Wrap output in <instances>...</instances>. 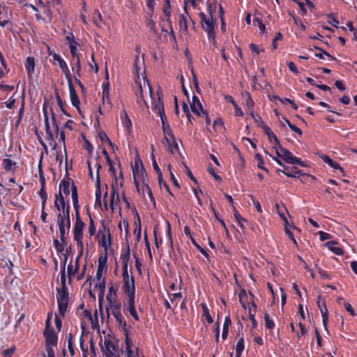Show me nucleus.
<instances>
[{
	"instance_id": "10",
	"label": "nucleus",
	"mask_w": 357,
	"mask_h": 357,
	"mask_svg": "<svg viewBox=\"0 0 357 357\" xmlns=\"http://www.w3.org/2000/svg\"><path fill=\"white\" fill-rule=\"evenodd\" d=\"M317 304L322 317V322L325 328H326L327 322L328 320V310L325 300L321 295H319L317 298Z\"/></svg>"
},
{
	"instance_id": "44",
	"label": "nucleus",
	"mask_w": 357,
	"mask_h": 357,
	"mask_svg": "<svg viewBox=\"0 0 357 357\" xmlns=\"http://www.w3.org/2000/svg\"><path fill=\"white\" fill-rule=\"evenodd\" d=\"M70 63H71V65L75 66V73L77 76L80 77L81 69H82L80 57H78L75 59H71Z\"/></svg>"
},
{
	"instance_id": "1",
	"label": "nucleus",
	"mask_w": 357,
	"mask_h": 357,
	"mask_svg": "<svg viewBox=\"0 0 357 357\" xmlns=\"http://www.w3.org/2000/svg\"><path fill=\"white\" fill-rule=\"evenodd\" d=\"M130 250L128 244L126 250L121 254L120 259L122 261V278L123 287L122 289L128 298H135V282L132 275H129L128 271V262L130 260Z\"/></svg>"
},
{
	"instance_id": "63",
	"label": "nucleus",
	"mask_w": 357,
	"mask_h": 357,
	"mask_svg": "<svg viewBox=\"0 0 357 357\" xmlns=\"http://www.w3.org/2000/svg\"><path fill=\"white\" fill-rule=\"evenodd\" d=\"M328 23L330 24L331 25L337 28L338 24H339V21L332 15H328Z\"/></svg>"
},
{
	"instance_id": "24",
	"label": "nucleus",
	"mask_w": 357,
	"mask_h": 357,
	"mask_svg": "<svg viewBox=\"0 0 357 357\" xmlns=\"http://www.w3.org/2000/svg\"><path fill=\"white\" fill-rule=\"evenodd\" d=\"M135 298H128V311L135 321H139V317L137 313L135 306Z\"/></svg>"
},
{
	"instance_id": "40",
	"label": "nucleus",
	"mask_w": 357,
	"mask_h": 357,
	"mask_svg": "<svg viewBox=\"0 0 357 357\" xmlns=\"http://www.w3.org/2000/svg\"><path fill=\"white\" fill-rule=\"evenodd\" d=\"M66 339L68 341V348L70 356L75 355V349L73 348V335L70 333L66 335Z\"/></svg>"
},
{
	"instance_id": "64",
	"label": "nucleus",
	"mask_w": 357,
	"mask_h": 357,
	"mask_svg": "<svg viewBox=\"0 0 357 357\" xmlns=\"http://www.w3.org/2000/svg\"><path fill=\"white\" fill-rule=\"evenodd\" d=\"M318 234L319 236L320 240L322 241L331 238V235L330 234L323 231H319Z\"/></svg>"
},
{
	"instance_id": "55",
	"label": "nucleus",
	"mask_w": 357,
	"mask_h": 357,
	"mask_svg": "<svg viewBox=\"0 0 357 357\" xmlns=\"http://www.w3.org/2000/svg\"><path fill=\"white\" fill-rule=\"evenodd\" d=\"M51 119H52V126L54 128V130H55V135H56V137H58V135H59V132L60 131L59 130V125L56 122V115L55 114L51 111Z\"/></svg>"
},
{
	"instance_id": "45",
	"label": "nucleus",
	"mask_w": 357,
	"mask_h": 357,
	"mask_svg": "<svg viewBox=\"0 0 357 357\" xmlns=\"http://www.w3.org/2000/svg\"><path fill=\"white\" fill-rule=\"evenodd\" d=\"M38 195L42 199L41 208H45L46 202L47 200V194L45 191V187L40 188L38 191Z\"/></svg>"
},
{
	"instance_id": "27",
	"label": "nucleus",
	"mask_w": 357,
	"mask_h": 357,
	"mask_svg": "<svg viewBox=\"0 0 357 357\" xmlns=\"http://www.w3.org/2000/svg\"><path fill=\"white\" fill-rule=\"evenodd\" d=\"M321 158L325 163L328 164L333 169H338L340 172H343V168L340 166L339 163L332 160L329 156L323 155Z\"/></svg>"
},
{
	"instance_id": "32",
	"label": "nucleus",
	"mask_w": 357,
	"mask_h": 357,
	"mask_svg": "<svg viewBox=\"0 0 357 357\" xmlns=\"http://www.w3.org/2000/svg\"><path fill=\"white\" fill-rule=\"evenodd\" d=\"M151 156L153 169L155 171V172L158 175L159 185L160 187H162V172H161L159 166L157 164L154 154L152 153Z\"/></svg>"
},
{
	"instance_id": "4",
	"label": "nucleus",
	"mask_w": 357,
	"mask_h": 357,
	"mask_svg": "<svg viewBox=\"0 0 357 357\" xmlns=\"http://www.w3.org/2000/svg\"><path fill=\"white\" fill-rule=\"evenodd\" d=\"M57 225L59 227L60 240L61 243H60L58 239L55 238L53 241V243L56 252L61 253L64 250V246L67 244L66 234H68L69 231L67 232L66 221L63 220L61 216L57 217Z\"/></svg>"
},
{
	"instance_id": "13",
	"label": "nucleus",
	"mask_w": 357,
	"mask_h": 357,
	"mask_svg": "<svg viewBox=\"0 0 357 357\" xmlns=\"http://www.w3.org/2000/svg\"><path fill=\"white\" fill-rule=\"evenodd\" d=\"M53 59L54 61L58 62L62 73L65 75L66 78L68 81H70V79H71L70 73L65 60L56 53H54Z\"/></svg>"
},
{
	"instance_id": "25",
	"label": "nucleus",
	"mask_w": 357,
	"mask_h": 357,
	"mask_svg": "<svg viewBox=\"0 0 357 357\" xmlns=\"http://www.w3.org/2000/svg\"><path fill=\"white\" fill-rule=\"evenodd\" d=\"M71 182H72V185L75 184L73 181L69 177H67L66 179H63L59 183V191L61 192V189H62L63 193L66 196L69 195V194H70L69 188H70Z\"/></svg>"
},
{
	"instance_id": "51",
	"label": "nucleus",
	"mask_w": 357,
	"mask_h": 357,
	"mask_svg": "<svg viewBox=\"0 0 357 357\" xmlns=\"http://www.w3.org/2000/svg\"><path fill=\"white\" fill-rule=\"evenodd\" d=\"M283 38V36L280 32H278L272 40L271 47L272 50H275L278 48V41H281Z\"/></svg>"
},
{
	"instance_id": "46",
	"label": "nucleus",
	"mask_w": 357,
	"mask_h": 357,
	"mask_svg": "<svg viewBox=\"0 0 357 357\" xmlns=\"http://www.w3.org/2000/svg\"><path fill=\"white\" fill-rule=\"evenodd\" d=\"M245 349V342H244V338L243 335H242L240 338L238 339L237 344L236 345V353H243V350Z\"/></svg>"
},
{
	"instance_id": "28",
	"label": "nucleus",
	"mask_w": 357,
	"mask_h": 357,
	"mask_svg": "<svg viewBox=\"0 0 357 357\" xmlns=\"http://www.w3.org/2000/svg\"><path fill=\"white\" fill-rule=\"evenodd\" d=\"M54 207L59 211H61L66 206V202L63 195L61 191L56 194V199L54 201Z\"/></svg>"
},
{
	"instance_id": "41",
	"label": "nucleus",
	"mask_w": 357,
	"mask_h": 357,
	"mask_svg": "<svg viewBox=\"0 0 357 357\" xmlns=\"http://www.w3.org/2000/svg\"><path fill=\"white\" fill-rule=\"evenodd\" d=\"M246 98L245 99V105L246 107L248 108V109L250 111H254V107H255V102L252 98V96L250 93L248 91H245Z\"/></svg>"
},
{
	"instance_id": "57",
	"label": "nucleus",
	"mask_w": 357,
	"mask_h": 357,
	"mask_svg": "<svg viewBox=\"0 0 357 357\" xmlns=\"http://www.w3.org/2000/svg\"><path fill=\"white\" fill-rule=\"evenodd\" d=\"M104 344H105V350H106V353H107V357H115L116 356H114V352L116 351H114L112 350V349H109V340H107V339H105V341H104Z\"/></svg>"
},
{
	"instance_id": "11",
	"label": "nucleus",
	"mask_w": 357,
	"mask_h": 357,
	"mask_svg": "<svg viewBox=\"0 0 357 357\" xmlns=\"http://www.w3.org/2000/svg\"><path fill=\"white\" fill-rule=\"evenodd\" d=\"M43 337L45 339V347H55L58 344V335L54 330L43 331Z\"/></svg>"
},
{
	"instance_id": "15",
	"label": "nucleus",
	"mask_w": 357,
	"mask_h": 357,
	"mask_svg": "<svg viewBox=\"0 0 357 357\" xmlns=\"http://www.w3.org/2000/svg\"><path fill=\"white\" fill-rule=\"evenodd\" d=\"M282 174L286 175L289 178H298L301 176L304 175L302 171L298 169L296 167H283Z\"/></svg>"
},
{
	"instance_id": "62",
	"label": "nucleus",
	"mask_w": 357,
	"mask_h": 357,
	"mask_svg": "<svg viewBox=\"0 0 357 357\" xmlns=\"http://www.w3.org/2000/svg\"><path fill=\"white\" fill-rule=\"evenodd\" d=\"M343 305L345 307L346 310L353 317L356 315L355 310L353 309L352 306L347 302H344Z\"/></svg>"
},
{
	"instance_id": "20",
	"label": "nucleus",
	"mask_w": 357,
	"mask_h": 357,
	"mask_svg": "<svg viewBox=\"0 0 357 357\" xmlns=\"http://www.w3.org/2000/svg\"><path fill=\"white\" fill-rule=\"evenodd\" d=\"M95 197H96V201H95V206H100L101 207L102 203H101V188H100V175H97L96 183H95Z\"/></svg>"
},
{
	"instance_id": "58",
	"label": "nucleus",
	"mask_w": 357,
	"mask_h": 357,
	"mask_svg": "<svg viewBox=\"0 0 357 357\" xmlns=\"http://www.w3.org/2000/svg\"><path fill=\"white\" fill-rule=\"evenodd\" d=\"M89 234L91 236H93L96 233V227H95L94 221H93V218L91 217L89 213Z\"/></svg>"
},
{
	"instance_id": "54",
	"label": "nucleus",
	"mask_w": 357,
	"mask_h": 357,
	"mask_svg": "<svg viewBox=\"0 0 357 357\" xmlns=\"http://www.w3.org/2000/svg\"><path fill=\"white\" fill-rule=\"evenodd\" d=\"M60 282H61V287L59 289H68V287L66 286V275L64 267H62L61 271Z\"/></svg>"
},
{
	"instance_id": "52",
	"label": "nucleus",
	"mask_w": 357,
	"mask_h": 357,
	"mask_svg": "<svg viewBox=\"0 0 357 357\" xmlns=\"http://www.w3.org/2000/svg\"><path fill=\"white\" fill-rule=\"evenodd\" d=\"M38 4L44 8V14L47 15L50 20L52 19L53 13L49 6H46L41 0L38 1Z\"/></svg>"
},
{
	"instance_id": "5",
	"label": "nucleus",
	"mask_w": 357,
	"mask_h": 357,
	"mask_svg": "<svg viewBox=\"0 0 357 357\" xmlns=\"http://www.w3.org/2000/svg\"><path fill=\"white\" fill-rule=\"evenodd\" d=\"M132 174L134 181H141L143 185L149 183L146 170L140 159L135 160V165L132 166Z\"/></svg>"
},
{
	"instance_id": "30",
	"label": "nucleus",
	"mask_w": 357,
	"mask_h": 357,
	"mask_svg": "<svg viewBox=\"0 0 357 357\" xmlns=\"http://www.w3.org/2000/svg\"><path fill=\"white\" fill-rule=\"evenodd\" d=\"M116 289L114 288L112 283H111L110 286L108 288V293L107 294L106 298L109 305L113 304L114 301H116Z\"/></svg>"
},
{
	"instance_id": "23",
	"label": "nucleus",
	"mask_w": 357,
	"mask_h": 357,
	"mask_svg": "<svg viewBox=\"0 0 357 357\" xmlns=\"http://www.w3.org/2000/svg\"><path fill=\"white\" fill-rule=\"evenodd\" d=\"M58 310L61 317H64L68 309L69 299L56 298Z\"/></svg>"
},
{
	"instance_id": "12",
	"label": "nucleus",
	"mask_w": 357,
	"mask_h": 357,
	"mask_svg": "<svg viewBox=\"0 0 357 357\" xmlns=\"http://www.w3.org/2000/svg\"><path fill=\"white\" fill-rule=\"evenodd\" d=\"M76 220L73 227V235L74 239L79 240V238L83 237V229L85 226V223L82 220L80 215H75Z\"/></svg>"
},
{
	"instance_id": "18",
	"label": "nucleus",
	"mask_w": 357,
	"mask_h": 357,
	"mask_svg": "<svg viewBox=\"0 0 357 357\" xmlns=\"http://www.w3.org/2000/svg\"><path fill=\"white\" fill-rule=\"evenodd\" d=\"M163 134H164V137H165V140L166 142V144H167V146H168V151L171 153H174V151H172V141H174L175 140L176 137H175V135L172 130V128H169V129H167L165 130H163L162 131Z\"/></svg>"
},
{
	"instance_id": "29",
	"label": "nucleus",
	"mask_w": 357,
	"mask_h": 357,
	"mask_svg": "<svg viewBox=\"0 0 357 357\" xmlns=\"http://www.w3.org/2000/svg\"><path fill=\"white\" fill-rule=\"evenodd\" d=\"M178 25L179 29L182 33L185 35L188 34V21H187V17H185L184 15L181 14L179 15V20H178Z\"/></svg>"
},
{
	"instance_id": "43",
	"label": "nucleus",
	"mask_w": 357,
	"mask_h": 357,
	"mask_svg": "<svg viewBox=\"0 0 357 357\" xmlns=\"http://www.w3.org/2000/svg\"><path fill=\"white\" fill-rule=\"evenodd\" d=\"M56 298L69 299V292L68 289L56 288Z\"/></svg>"
},
{
	"instance_id": "33",
	"label": "nucleus",
	"mask_w": 357,
	"mask_h": 357,
	"mask_svg": "<svg viewBox=\"0 0 357 357\" xmlns=\"http://www.w3.org/2000/svg\"><path fill=\"white\" fill-rule=\"evenodd\" d=\"M275 208L278 215L286 222L287 223V220L285 217V213H288V211L284 205V204H276Z\"/></svg>"
},
{
	"instance_id": "38",
	"label": "nucleus",
	"mask_w": 357,
	"mask_h": 357,
	"mask_svg": "<svg viewBox=\"0 0 357 357\" xmlns=\"http://www.w3.org/2000/svg\"><path fill=\"white\" fill-rule=\"evenodd\" d=\"M16 165V162H13L9 158H5L3 160V166L6 172L14 171L15 169L13 167Z\"/></svg>"
},
{
	"instance_id": "50",
	"label": "nucleus",
	"mask_w": 357,
	"mask_h": 357,
	"mask_svg": "<svg viewBox=\"0 0 357 357\" xmlns=\"http://www.w3.org/2000/svg\"><path fill=\"white\" fill-rule=\"evenodd\" d=\"M107 261V254L105 252L104 256H100L98 259V268L104 269L106 268Z\"/></svg>"
},
{
	"instance_id": "56",
	"label": "nucleus",
	"mask_w": 357,
	"mask_h": 357,
	"mask_svg": "<svg viewBox=\"0 0 357 357\" xmlns=\"http://www.w3.org/2000/svg\"><path fill=\"white\" fill-rule=\"evenodd\" d=\"M213 127L216 131H220L222 128H224V123L220 118L216 119L213 123Z\"/></svg>"
},
{
	"instance_id": "6",
	"label": "nucleus",
	"mask_w": 357,
	"mask_h": 357,
	"mask_svg": "<svg viewBox=\"0 0 357 357\" xmlns=\"http://www.w3.org/2000/svg\"><path fill=\"white\" fill-rule=\"evenodd\" d=\"M43 112L46 135L45 139L49 142L50 145L52 147V149L55 150L57 147V144L54 139V135L50 128L48 113L45 105L43 107Z\"/></svg>"
},
{
	"instance_id": "49",
	"label": "nucleus",
	"mask_w": 357,
	"mask_h": 357,
	"mask_svg": "<svg viewBox=\"0 0 357 357\" xmlns=\"http://www.w3.org/2000/svg\"><path fill=\"white\" fill-rule=\"evenodd\" d=\"M190 241L192 242V243L196 247V248L206 258H208L209 257L208 254V252L204 250L203 248H202V246H200L197 243V241H195V239L192 237V236H190Z\"/></svg>"
},
{
	"instance_id": "19",
	"label": "nucleus",
	"mask_w": 357,
	"mask_h": 357,
	"mask_svg": "<svg viewBox=\"0 0 357 357\" xmlns=\"http://www.w3.org/2000/svg\"><path fill=\"white\" fill-rule=\"evenodd\" d=\"M60 216L63 220L66 221V229L67 232H68L70 228V206L68 204L65 206L61 211H59V213L57 214V217Z\"/></svg>"
},
{
	"instance_id": "14",
	"label": "nucleus",
	"mask_w": 357,
	"mask_h": 357,
	"mask_svg": "<svg viewBox=\"0 0 357 357\" xmlns=\"http://www.w3.org/2000/svg\"><path fill=\"white\" fill-rule=\"evenodd\" d=\"M68 82L70 98L71 103H72L73 106H74L77 109L79 113L81 114V110H80V107H79L80 102H79L78 96L76 93V90L72 84L71 79H70V81H68Z\"/></svg>"
},
{
	"instance_id": "8",
	"label": "nucleus",
	"mask_w": 357,
	"mask_h": 357,
	"mask_svg": "<svg viewBox=\"0 0 357 357\" xmlns=\"http://www.w3.org/2000/svg\"><path fill=\"white\" fill-rule=\"evenodd\" d=\"M102 229L103 231H99V233L101 232L100 238L98 241L99 245L103 248L107 252L108 245L107 244V238H108V244L109 245H112V235L110 234V230L107 228L104 222H102Z\"/></svg>"
},
{
	"instance_id": "37",
	"label": "nucleus",
	"mask_w": 357,
	"mask_h": 357,
	"mask_svg": "<svg viewBox=\"0 0 357 357\" xmlns=\"http://www.w3.org/2000/svg\"><path fill=\"white\" fill-rule=\"evenodd\" d=\"M253 24L255 26H257L259 27L260 34L266 33V26L261 18L257 17H254Z\"/></svg>"
},
{
	"instance_id": "9",
	"label": "nucleus",
	"mask_w": 357,
	"mask_h": 357,
	"mask_svg": "<svg viewBox=\"0 0 357 357\" xmlns=\"http://www.w3.org/2000/svg\"><path fill=\"white\" fill-rule=\"evenodd\" d=\"M278 148L279 151H276L277 156L282 158L287 163L294 165V162H296V157L286 148H284L282 146H280Z\"/></svg>"
},
{
	"instance_id": "59",
	"label": "nucleus",
	"mask_w": 357,
	"mask_h": 357,
	"mask_svg": "<svg viewBox=\"0 0 357 357\" xmlns=\"http://www.w3.org/2000/svg\"><path fill=\"white\" fill-rule=\"evenodd\" d=\"M70 52L72 57V59H77L78 57H81V54L78 53V50L77 47H73L70 45Z\"/></svg>"
},
{
	"instance_id": "39",
	"label": "nucleus",
	"mask_w": 357,
	"mask_h": 357,
	"mask_svg": "<svg viewBox=\"0 0 357 357\" xmlns=\"http://www.w3.org/2000/svg\"><path fill=\"white\" fill-rule=\"evenodd\" d=\"M162 12L164 15H165V19L167 20V24L171 25V5L170 3L166 4L165 3L162 6Z\"/></svg>"
},
{
	"instance_id": "53",
	"label": "nucleus",
	"mask_w": 357,
	"mask_h": 357,
	"mask_svg": "<svg viewBox=\"0 0 357 357\" xmlns=\"http://www.w3.org/2000/svg\"><path fill=\"white\" fill-rule=\"evenodd\" d=\"M202 306L203 307L204 315L206 317V320L208 324H212L213 322V319L212 317L210 315L209 310L206 304L202 303Z\"/></svg>"
},
{
	"instance_id": "26",
	"label": "nucleus",
	"mask_w": 357,
	"mask_h": 357,
	"mask_svg": "<svg viewBox=\"0 0 357 357\" xmlns=\"http://www.w3.org/2000/svg\"><path fill=\"white\" fill-rule=\"evenodd\" d=\"M337 244L336 241H331L326 243L325 245L336 255L341 256L344 254L343 250L342 248L336 246Z\"/></svg>"
},
{
	"instance_id": "17",
	"label": "nucleus",
	"mask_w": 357,
	"mask_h": 357,
	"mask_svg": "<svg viewBox=\"0 0 357 357\" xmlns=\"http://www.w3.org/2000/svg\"><path fill=\"white\" fill-rule=\"evenodd\" d=\"M71 197L73 200V205L75 211V215H79V204L77 188L75 184H73L71 186Z\"/></svg>"
},
{
	"instance_id": "36",
	"label": "nucleus",
	"mask_w": 357,
	"mask_h": 357,
	"mask_svg": "<svg viewBox=\"0 0 357 357\" xmlns=\"http://www.w3.org/2000/svg\"><path fill=\"white\" fill-rule=\"evenodd\" d=\"M264 317L265 321V326L266 329H268V331L273 330L275 328V325L273 320L266 311L264 313Z\"/></svg>"
},
{
	"instance_id": "34",
	"label": "nucleus",
	"mask_w": 357,
	"mask_h": 357,
	"mask_svg": "<svg viewBox=\"0 0 357 357\" xmlns=\"http://www.w3.org/2000/svg\"><path fill=\"white\" fill-rule=\"evenodd\" d=\"M79 266H75L73 268L72 262H70L67 267V274L68 277V283L72 282V277L74 276L79 271Z\"/></svg>"
},
{
	"instance_id": "35",
	"label": "nucleus",
	"mask_w": 357,
	"mask_h": 357,
	"mask_svg": "<svg viewBox=\"0 0 357 357\" xmlns=\"http://www.w3.org/2000/svg\"><path fill=\"white\" fill-rule=\"evenodd\" d=\"M56 99L57 104H58L61 111L62 112V113L64 115H66V116H68V117L71 116L70 114L66 109V102L62 100L59 93H57V92L56 93Z\"/></svg>"
},
{
	"instance_id": "31",
	"label": "nucleus",
	"mask_w": 357,
	"mask_h": 357,
	"mask_svg": "<svg viewBox=\"0 0 357 357\" xmlns=\"http://www.w3.org/2000/svg\"><path fill=\"white\" fill-rule=\"evenodd\" d=\"M196 105H197L199 108H202V103L199 101V98L196 96H193L192 101V102H190L191 110L194 114H197V116H200L201 113L197 108Z\"/></svg>"
},
{
	"instance_id": "48",
	"label": "nucleus",
	"mask_w": 357,
	"mask_h": 357,
	"mask_svg": "<svg viewBox=\"0 0 357 357\" xmlns=\"http://www.w3.org/2000/svg\"><path fill=\"white\" fill-rule=\"evenodd\" d=\"M255 159L258 161L257 167L259 169L266 171V172H268V169L264 167V162L260 153H256L255 155Z\"/></svg>"
},
{
	"instance_id": "61",
	"label": "nucleus",
	"mask_w": 357,
	"mask_h": 357,
	"mask_svg": "<svg viewBox=\"0 0 357 357\" xmlns=\"http://www.w3.org/2000/svg\"><path fill=\"white\" fill-rule=\"evenodd\" d=\"M139 62V56L136 55L133 63V72L138 75L139 73L140 68L138 66V63Z\"/></svg>"
},
{
	"instance_id": "22",
	"label": "nucleus",
	"mask_w": 357,
	"mask_h": 357,
	"mask_svg": "<svg viewBox=\"0 0 357 357\" xmlns=\"http://www.w3.org/2000/svg\"><path fill=\"white\" fill-rule=\"evenodd\" d=\"M120 117L123 127L130 132L132 130V125L126 109H123L121 112Z\"/></svg>"
},
{
	"instance_id": "21",
	"label": "nucleus",
	"mask_w": 357,
	"mask_h": 357,
	"mask_svg": "<svg viewBox=\"0 0 357 357\" xmlns=\"http://www.w3.org/2000/svg\"><path fill=\"white\" fill-rule=\"evenodd\" d=\"M145 25L147 29L154 35L158 34V30L155 22L152 20V14L147 13L145 16Z\"/></svg>"
},
{
	"instance_id": "60",
	"label": "nucleus",
	"mask_w": 357,
	"mask_h": 357,
	"mask_svg": "<svg viewBox=\"0 0 357 357\" xmlns=\"http://www.w3.org/2000/svg\"><path fill=\"white\" fill-rule=\"evenodd\" d=\"M268 137L270 142L273 140L274 148H276L277 146L279 147L280 146H281L278 139L277 138V136L273 132L268 136Z\"/></svg>"
},
{
	"instance_id": "7",
	"label": "nucleus",
	"mask_w": 357,
	"mask_h": 357,
	"mask_svg": "<svg viewBox=\"0 0 357 357\" xmlns=\"http://www.w3.org/2000/svg\"><path fill=\"white\" fill-rule=\"evenodd\" d=\"M112 314L114 317L116 322L121 325L123 330L126 331V322L121 312V304L118 301H114L113 304L109 305Z\"/></svg>"
},
{
	"instance_id": "3",
	"label": "nucleus",
	"mask_w": 357,
	"mask_h": 357,
	"mask_svg": "<svg viewBox=\"0 0 357 357\" xmlns=\"http://www.w3.org/2000/svg\"><path fill=\"white\" fill-rule=\"evenodd\" d=\"M158 100L153 103V110L160 116L162 123V130L170 128V125L165 112V108L162 100V93L160 90L157 91Z\"/></svg>"
},
{
	"instance_id": "42",
	"label": "nucleus",
	"mask_w": 357,
	"mask_h": 357,
	"mask_svg": "<svg viewBox=\"0 0 357 357\" xmlns=\"http://www.w3.org/2000/svg\"><path fill=\"white\" fill-rule=\"evenodd\" d=\"M115 195H116V200L119 201V197L117 193L116 190L115 189L114 185H112V192H111V197H110V202H109V207L112 209V211H114V198Z\"/></svg>"
},
{
	"instance_id": "47",
	"label": "nucleus",
	"mask_w": 357,
	"mask_h": 357,
	"mask_svg": "<svg viewBox=\"0 0 357 357\" xmlns=\"http://www.w3.org/2000/svg\"><path fill=\"white\" fill-rule=\"evenodd\" d=\"M42 158L40 160L39 164H38V174H39V181L40 183L41 188L45 187V178L44 176V174L42 169Z\"/></svg>"
},
{
	"instance_id": "2",
	"label": "nucleus",
	"mask_w": 357,
	"mask_h": 357,
	"mask_svg": "<svg viewBox=\"0 0 357 357\" xmlns=\"http://www.w3.org/2000/svg\"><path fill=\"white\" fill-rule=\"evenodd\" d=\"M199 16L201 20L202 27L207 33L208 40L215 44L216 43L215 33V20L213 19V16H207L203 12L199 13Z\"/></svg>"
},
{
	"instance_id": "16",
	"label": "nucleus",
	"mask_w": 357,
	"mask_h": 357,
	"mask_svg": "<svg viewBox=\"0 0 357 357\" xmlns=\"http://www.w3.org/2000/svg\"><path fill=\"white\" fill-rule=\"evenodd\" d=\"M35 59L33 56H28L26 59L24 66L26 70L29 79H33V75L35 71Z\"/></svg>"
}]
</instances>
